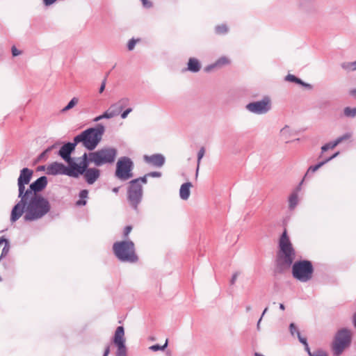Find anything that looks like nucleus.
Masks as SVG:
<instances>
[{"mask_svg":"<svg viewBox=\"0 0 356 356\" xmlns=\"http://www.w3.org/2000/svg\"><path fill=\"white\" fill-rule=\"evenodd\" d=\"M147 177H149V176L147 175V174H146L145 176L138 178V179H135L134 180H138V184H141V183L146 184L147 181Z\"/></svg>","mask_w":356,"mask_h":356,"instance_id":"obj_40","label":"nucleus"},{"mask_svg":"<svg viewBox=\"0 0 356 356\" xmlns=\"http://www.w3.org/2000/svg\"><path fill=\"white\" fill-rule=\"evenodd\" d=\"M119 188H120L119 187H115L113 188L112 191H113V192L117 193L119 191Z\"/></svg>","mask_w":356,"mask_h":356,"instance_id":"obj_59","label":"nucleus"},{"mask_svg":"<svg viewBox=\"0 0 356 356\" xmlns=\"http://www.w3.org/2000/svg\"><path fill=\"white\" fill-rule=\"evenodd\" d=\"M215 30L218 34H225L228 31V28L225 24H221L216 26Z\"/></svg>","mask_w":356,"mask_h":356,"instance_id":"obj_35","label":"nucleus"},{"mask_svg":"<svg viewBox=\"0 0 356 356\" xmlns=\"http://www.w3.org/2000/svg\"><path fill=\"white\" fill-rule=\"evenodd\" d=\"M77 143H67L63 145L58 152V155L67 163L72 162L70 154L74 150Z\"/></svg>","mask_w":356,"mask_h":356,"instance_id":"obj_15","label":"nucleus"},{"mask_svg":"<svg viewBox=\"0 0 356 356\" xmlns=\"http://www.w3.org/2000/svg\"><path fill=\"white\" fill-rule=\"evenodd\" d=\"M343 114L347 118H354L356 117V107H345L343 109Z\"/></svg>","mask_w":356,"mask_h":356,"instance_id":"obj_27","label":"nucleus"},{"mask_svg":"<svg viewBox=\"0 0 356 356\" xmlns=\"http://www.w3.org/2000/svg\"><path fill=\"white\" fill-rule=\"evenodd\" d=\"M105 86H106V81H105V80H104V81L102 82V86H101V87H100V88H99V92H100V93H102V92L104 91V88H105Z\"/></svg>","mask_w":356,"mask_h":356,"instance_id":"obj_57","label":"nucleus"},{"mask_svg":"<svg viewBox=\"0 0 356 356\" xmlns=\"http://www.w3.org/2000/svg\"><path fill=\"white\" fill-rule=\"evenodd\" d=\"M136 44V40H135L134 39L130 40L129 43H128V46H127L128 49L130 50V51L134 49Z\"/></svg>","mask_w":356,"mask_h":356,"instance_id":"obj_42","label":"nucleus"},{"mask_svg":"<svg viewBox=\"0 0 356 356\" xmlns=\"http://www.w3.org/2000/svg\"><path fill=\"white\" fill-rule=\"evenodd\" d=\"M128 98H122L116 103H114L110 106V107L105 111L108 119L113 118L118 115L122 109L125 108L129 104Z\"/></svg>","mask_w":356,"mask_h":356,"instance_id":"obj_14","label":"nucleus"},{"mask_svg":"<svg viewBox=\"0 0 356 356\" xmlns=\"http://www.w3.org/2000/svg\"><path fill=\"white\" fill-rule=\"evenodd\" d=\"M143 186L138 184V180H131L127 190V200L130 206L136 211L143 198Z\"/></svg>","mask_w":356,"mask_h":356,"instance_id":"obj_9","label":"nucleus"},{"mask_svg":"<svg viewBox=\"0 0 356 356\" xmlns=\"http://www.w3.org/2000/svg\"><path fill=\"white\" fill-rule=\"evenodd\" d=\"M279 248L277 258V266L282 270L288 268L291 266L295 259L296 252L286 230L282 233L280 238Z\"/></svg>","mask_w":356,"mask_h":356,"instance_id":"obj_2","label":"nucleus"},{"mask_svg":"<svg viewBox=\"0 0 356 356\" xmlns=\"http://www.w3.org/2000/svg\"><path fill=\"white\" fill-rule=\"evenodd\" d=\"M168 340L166 339L164 345L160 346L159 344H155V345L151 346L149 348V350L154 351V352L159 351V350H164L165 349V348L168 346Z\"/></svg>","mask_w":356,"mask_h":356,"instance_id":"obj_34","label":"nucleus"},{"mask_svg":"<svg viewBox=\"0 0 356 356\" xmlns=\"http://www.w3.org/2000/svg\"><path fill=\"white\" fill-rule=\"evenodd\" d=\"M147 175L151 177H161V172H151L147 173Z\"/></svg>","mask_w":356,"mask_h":356,"instance_id":"obj_46","label":"nucleus"},{"mask_svg":"<svg viewBox=\"0 0 356 356\" xmlns=\"http://www.w3.org/2000/svg\"><path fill=\"white\" fill-rule=\"evenodd\" d=\"M105 128L102 124L89 128L74 138L75 143H82L88 150H93L101 141Z\"/></svg>","mask_w":356,"mask_h":356,"instance_id":"obj_3","label":"nucleus"},{"mask_svg":"<svg viewBox=\"0 0 356 356\" xmlns=\"http://www.w3.org/2000/svg\"><path fill=\"white\" fill-rule=\"evenodd\" d=\"M305 350H306V351L308 353V354H309V356H313V355H315V352L312 353L310 351V349H309V348L308 344L305 345Z\"/></svg>","mask_w":356,"mask_h":356,"instance_id":"obj_53","label":"nucleus"},{"mask_svg":"<svg viewBox=\"0 0 356 356\" xmlns=\"http://www.w3.org/2000/svg\"><path fill=\"white\" fill-rule=\"evenodd\" d=\"M330 105V102L328 101H320L318 104V108L320 109H323L326 108Z\"/></svg>","mask_w":356,"mask_h":356,"instance_id":"obj_39","label":"nucleus"},{"mask_svg":"<svg viewBox=\"0 0 356 356\" xmlns=\"http://www.w3.org/2000/svg\"><path fill=\"white\" fill-rule=\"evenodd\" d=\"M217 67L216 65V63H213L211 65H209L208 66H207L205 68H204V71L205 72H211L212 70H213L214 68Z\"/></svg>","mask_w":356,"mask_h":356,"instance_id":"obj_49","label":"nucleus"},{"mask_svg":"<svg viewBox=\"0 0 356 356\" xmlns=\"http://www.w3.org/2000/svg\"><path fill=\"white\" fill-rule=\"evenodd\" d=\"M142 1V3H143V6L145 7V8H151L152 6V3L151 1H149V0H141Z\"/></svg>","mask_w":356,"mask_h":356,"instance_id":"obj_44","label":"nucleus"},{"mask_svg":"<svg viewBox=\"0 0 356 356\" xmlns=\"http://www.w3.org/2000/svg\"><path fill=\"white\" fill-rule=\"evenodd\" d=\"M351 334L346 328L339 330L335 335L332 343V351L335 356H339L350 346Z\"/></svg>","mask_w":356,"mask_h":356,"instance_id":"obj_7","label":"nucleus"},{"mask_svg":"<svg viewBox=\"0 0 356 356\" xmlns=\"http://www.w3.org/2000/svg\"><path fill=\"white\" fill-rule=\"evenodd\" d=\"M83 175H84V177L87 183L89 184H92L99 178L100 175V171L99 170L95 168H88L86 170Z\"/></svg>","mask_w":356,"mask_h":356,"instance_id":"obj_18","label":"nucleus"},{"mask_svg":"<svg viewBox=\"0 0 356 356\" xmlns=\"http://www.w3.org/2000/svg\"><path fill=\"white\" fill-rule=\"evenodd\" d=\"M215 63L217 67H221L224 65H228L229 63V60L227 57L222 56L218 59Z\"/></svg>","mask_w":356,"mask_h":356,"instance_id":"obj_33","label":"nucleus"},{"mask_svg":"<svg viewBox=\"0 0 356 356\" xmlns=\"http://www.w3.org/2000/svg\"><path fill=\"white\" fill-rule=\"evenodd\" d=\"M285 81L289 82H294L296 83L302 85V86L309 89L312 88V86L310 84L303 82L300 79L291 74H289L288 75L286 76Z\"/></svg>","mask_w":356,"mask_h":356,"instance_id":"obj_23","label":"nucleus"},{"mask_svg":"<svg viewBox=\"0 0 356 356\" xmlns=\"http://www.w3.org/2000/svg\"><path fill=\"white\" fill-rule=\"evenodd\" d=\"M204 154H205V149H204V147H202L197 153V169H196V172H195V178H197V177H198L200 161H201V159L203 158Z\"/></svg>","mask_w":356,"mask_h":356,"instance_id":"obj_29","label":"nucleus"},{"mask_svg":"<svg viewBox=\"0 0 356 356\" xmlns=\"http://www.w3.org/2000/svg\"><path fill=\"white\" fill-rule=\"evenodd\" d=\"M102 119H108V117L106 115L105 112L102 115H100L96 117L94 119V122H98V121H99V120H101Z\"/></svg>","mask_w":356,"mask_h":356,"instance_id":"obj_48","label":"nucleus"},{"mask_svg":"<svg viewBox=\"0 0 356 356\" xmlns=\"http://www.w3.org/2000/svg\"><path fill=\"white\" fill-rule=\"evenodd\" d=\"M238 275H239V273H238V272H236V273H234L233 274V275H232V279H231V280H230V284H231L232 285H233V284H235V282H236V279H237V277H238Z\"/></svg>","mask_w":356,"mask_h":356,"instance_id":"obj_47","label":"nucleus"},{"mask_svg":"<svg viewBox=\"0 0 356 356\" xmlns=\"http://www.w3.org/2000/svg\"><path fill=\"white\" fill-rule=\"evenodd\" d=\"M79 102V99L78 98L76 97H73L70 102L69 103L67 104V105L66 106H65L63 109H62V112H66L69 110H70L71 108H72Z\"/></svg>","mask_w":356,"mask_h":356,"instance_id":"obj_32","label":"nucleus"},{"mask_svg":"<svg viewBox=\"0 0 356 356\" xmlns=\"http://www.w3.org/2000/svg\"><path fill=\"white\" fill-rule=\"evenodd\" d=\"M300 189V188L298 187L289 197V207L291 210L294 209L298 204V191Z\"/></svg>","mask_w":356,"mask_h":356,"instance_id":"obj_22","label":"nucleus"},{"mask_svg":"<svg viewBox=\"0 0 356 356\" xmlns=\"http://www.w3.org/2000/svg\"><path fill=\"white\" fill-rule=\"evenodd\" d=\"M90 163H92V161L90 160V152L88 154L84 153L82 156V161L79 165L81 169V171L85 172L86 170L88 169V167Z\"/></svg>","mask_w":356,"mask_h":356,"instance_id":"obj_25","label":"nucleus"},{"mask_svg":"<svg viewBox=\"0 0 356 356\" xmlns=\"http://www.w3.org/2000/svg\"><path fill=\"white\" fill-rule=\"evenodd\" d=\"M88 191L87 190H82L79 193L80 200L76 203L77 206H84L86 204V199L88 197Z\"/></svg>","mask_w":356,"mask_h":356,"instance_id":"obj_26","label":"nucleus"},{"mask_svg":"<svg viewBox=\"0 0 356 356\" xmlns=\"http://www.w3.org/2000/svg\"><path fill=\"white\" fill-rule=\"evenodd\" d=\"M339 152H336L335 154H334L332 156L326 159L324 161H326V163H327L328 161H331L332 159H333L334 158L337 157L338 155H339Z\"/></svg>","mask_w":356,"mask_h":356,"instance_id":"obj_52","label":"nucleus"},{"mask_svg":"<svg viewBox=\"0 0 356 356\" xmlns=\"http://www.w3.org/2000/svg\"><path fill=\"white\" fill-rule=\"evenodd\" d=\"M268 309V307H266V308L264 309V312H263V313H262V314H261V316H262V317H263V316H264V315L267 312Z\"/></svg>","mask_w":356,"mask_h":356,"instance_id":"obj_62","label":"nucleus"},{"mask_svg":"<svg viewBox=\"0 0 356 356\" xmlns=\"http://www.w3.org/2000/svg\"><path fill=\"white\" fill-rule=\"evenodd\" d=\"M279 307H280V309L282 310L285 309V307H284V304H282V303H280Z\"/></svg>","mask_w":356,"mask_h":356,"instance_id":"obj_61","label":"nucleus"},{"mask_svg":"<svg viewBox=\"0 0 356 356\" xmlns=\"http://www.w3.org/2000/svg\"><path fill=\"white\" fill-rule=\"evenodd\" d=\"M289 131V127L285 126L283 129H281V134L284 135Z\"/></svg>","mask_w":356,"mask_h":356,"instance_id":"obj_55","label":"nucleus"},{"mask_svg":"<svg viewBox=\"0 0 356 356\" xmlns=\"http://www.w3.org/2000/svg\"><path fill=\"white\" fill-rule=\"evenodd\" d=\"M297 337L300 341V343H302V344H304L305 346L308 344L307 342V339L306 338H304L301 336L300 333L299 331H297Z\"/></svg>","mask_w":356,"mask_h":356,"instance_id":"obj_41","label":"nucleus"},{"mask_svg":"<svg viewBox=\"0 0 356 356\" xmlns=\"http://www.w3.org/2000/svg\"><path fill=\"white\" fill-rule=\"evenodd\" d=\"M250 309H251V307L250 306H247L246 307V311L247 312H249Z\"/></svg>","mask_w":356,"mask_h":356,"instance_id":"obj_63","label":"nucleus"},{"mask_svg":"<svg viewBox=\"0 0 356 356\" xmlns=\"http://www.w3.org/2000/svg\"><path fill=\"white\" fill-rule=\"evenodd\" d=\"M118 151L111 147H104L95 152H90V160L96 166L111 164L115 161Z\"/></svg>","mask_w":356,"mask_h":356,"instance_id":"obj_5","label":"nucleus"},{"mask_svg":"<svg viewBox=\"0 0 356 356\" xmlns=\"http://www.w3.org/2000/svg\"><path fill=\"white\" fill-rule=\"evenodd\" d=\"M337 145H338V143H337V140H336L334 141H333V142L328 143L324 145L321 147L322 152H325L327 150H328L329 149H333V148H334Z\"/></svg>","mask_w":356,"mask_h":356,"instance_id":"obj_36","label":"nucleus"},{"mask_svg":"<svg viewBox=\"0 0 356 356\" xmlns=\"http://www.w3.org/2000/svg\"><path fill=\"white\" fill-rule=\"evenodd\" d=\"M349 94L354 98H356V88L350 90Z\"/></svg>","mask_w":356,"mask_h":356,"instance_id":"obj_56","label":"nucleus"},{"mask_svg":"<svg viewBox=\"0 0 356 356\" xmlns=\"http://www.w3.org/2000/svg\"><path fill=\"white\" fill-rule=\"evenodd\" d=\"M314 267L310 261H296L292 266L293 277L301 282L309 281L313 276Z\"/></svg>","mask_w":356,"mask_h":356,"instance_id":"obj_6","label":"nucleus"},{"mask_svg":"<svg viewBox=\"0 0 356 356\" xmlns=\"http://www.w3.org/2000/svg\"><path fill=\"white\" fill-rule=\"evenodd\" d=\"M201 65L199 60L195 58H190L188 62L187 70L191 72H197L200 70Z\"/></svg>","mask_w":356,"mask_h":356,"instance_id":"obj_21","label":"nucleus"},{"mask_svg":"<svg viewBox=\"0 0 356 356\" xmlns=\"http://www.w3.org/2000/svg\"><path fill=\"white\" fill-rule=\"evenodd\" d=\"M341 67L347 71L356 70V60L354 62H344L341 65Z\"/></svg>","mask_w":356,"mask_h":356,"instance_id":"obj_28","label":"nucleus"},{"mask_svg":"<svg viewBox=\"0 0 356 356\" xmlns=\"http://www.w3.org/2000/svg\"><path fill=\"white\" fill-rule=\"evenodd\" d=\"M132 229V227L131 226H127L124 229V237H127L129 233L131 232Z\"/></svg>","mask_w":356,"mask_h":356,"instance_id":"obj_50","label":"nucleus"},{"mask_svg":"<svg viewBox=\"0 0 356 356\" xmlns=\"http://www.w3.org/2000/svg\"><path fill=\"white\" fill-rule=\"evenodd\" d=\"M33 170L27 168H24L20 171L19 178L17 179V185L19 188V196L24 195L25 193V185L28 184L32 177Z\"/></svg>","mask_w":356,"mask_h":356,"instance_id":"obj_12","label":"nucleus"},{"mask_svg":"<svg viewBox=\"0 0 356 356\" xmlns=\"http://www.w3.org/2000/svg\"><path fill=\"white\" fill-rule=\"evenodd\" d=\"M245 108L248 111L254 114H265L271 109V101L268 97H265L260 101L248 104Z\"/></svg>","mask_w":356,"mask_h":356,"instance_id":"obj_10","label":"nucleus"},{"mask_svg":"<svg viewBox=\"0 0 356 356\" xmlns=\"http://www.w3.org/2000/svg\"><path fill=\"white\" fill-rule=\"evenodd\" d=\"M19 197L20 200L11 211V222L17 221L24 213L25 221H35L42 218L50 211L49 201L42 195L26 196L24 194Z\"/></svg>","mask_w":356,"mask_h":356,"instance_id":"obj_1","label":"nucleus"},{"mask_svg":"<svg viewBox=\"0 0 356 356\" xmlns=\"http://www.w3.org/2000/svg\"><path fill=\"white\" fill-rule=\"evenodd\" d=\"M113 249L115 255L121 261L134 263L138 261L134 243L131 241L115 242Z\"/></svg>","mask_w":356,"mask_h":356,"instance_id":"obj_4","label":"nucleus"},{"mask_svg":"<svg viewBox=\"0 0 356 356\" xmlns=\"http://www.w3.org/2000/svg\"><path fill=\"white\" fill-rule=\"evenodd\" d=\"M69 167H66L65 175L72 177H78L80 175H83L84 172L81 171L78 164L74 162L68 163Z\"/></svg>","mask_w":356,"mask_h":356,"instance_id":"obj_19","label":"nucleus"},{"mask_svg":"<svg viewBox=\"0 0 356 356\" xmlns=\"http://www.w3.org/2000/svg\"><path fill=\"white\" fill-rule=\"evenodd\" d=\"M325 163H326V161H323L315 165L310 166L308 168L307 172L305 174V177H307L309 175V173H310V172H315L316 170H318L321 167H322Z\"/></svg>","mask_w":356,"mask_h":356,"instance_id":"obj_31","label":"nucleus"},{"mask_svg":"<svg viewBox=\"0 0 356 356\" xmlns=\"http://www.w3.org/2000/svg\"><path fill=\"white\" fill-rule=\"evenodd\" d=\"M350 137H351V134L346 133V134H343V136H340V137H339V138H337L336 139L337 143H338V145H339L341 142H343V141H344L346 140L349 139Z\"/></svg>","mask_w":356,"mask_h":356,"instance_id":"obj_37","label":"nucleus"},{"mask_svg":"<svg viewBox=\"0 0 356 356\" xmlns=\"http://www.w3.org/2000/svg\"><path fill=\"white\" fill-rule=\"evenodd\" d=\"M0 240H3V241L1 243V247L3 246L1 250V256H0V260L3 259V257H6L10 251V242L8 239L5 238L4 237H1Z\"/></svg>","mask_w":356,"mask_h":356,"instance_id":"obj_24","label":"nucleus"},{"mask_svg":"<svg viewBox=\"0 0 356 356\" xmlns=\"http://www.w3.org/2000/svg\"><path fill=\"white\" fill-rule=\"evenodd\" d=\"M143 159L147 163L156 168H161L165 161V156L161 154H154L150 156L145 155Z\"/></svg>","mask_w":356,"mask_h":356,"instance_id":"obj_16","label":"nucleus"},{"mask_svg":"<svg viewBox=\"0 0 356 356\" xmlns=\"http://www.w3.org/2000/svg\"><path fill=\"white\" fill-rule=\"evenodd\" d=\"M132 111V108H127L124 112H122L121 113V118L122 119H125L127 118V117L128 116V115Z\"/></svg>","mask_w":356,"mask_h":356,"instance_id":"obj_43","label":"nucleus"},{"mask_svg":"<svg viewBox=\"0 0 356 356\" xmlns=\"http://www.w3.org/2000/svg\"><path fill=\"white\" fill-rule=\"evenodd\" d=\"M66 166L58 162H54L47 168V174L51 175H65Z\"/></svg>","mask_w":356,"mask_h":356,"instance_id":"obj_17","label":"nucleus"},{"mask_svg":"<svg viewBox=\"0 0 356 356\" xmlns=\"http://www.w3.org/2000/svg\"><path fill=\"white\" fill-rule=\"evenodd\" d=\"M56 147V145L54 144V145H52L51 146L49 147L48 148H47L43 152H42L39 156H38V160H46L47 156H48V154L54 148Z\"/></svg>","mask_w":356,"mask_h":356,"instance_id":"obj_30","label":"nucleus"},{"mask_svg":"<svg viewBox=\"0 0 356 356\" xmlns=\"http://www.w3.org/2000/svg\"><path fill=\"white\" fill-rule=\"evenodd\" d=\"M289 330H290V332L291 334V335L294 336L295 334H297V331H298L296 325L293 323H291L289 325Z\"/></svg>","mask_w":356,"mask_h":356,"instance_id":"obj_38","label":"nucleus"},{"mask_svg":"<svg viewBox=\"0 0 356 356\" xmlns=\"http://www.w3.org/2000/svg\"><path fill=\"white\" fill-rule=\"evenodd\" d=\"M113 342L117 347L116 356H127L124 329L122 326H118L116 328Z\"/></svg>","mask_w":356,"mask_h":356,"instance_id":"obj_11","label":"nucleus"},{"mask_svg":"<svg viewBox=\"0 0 356 356\" xmlns=\"http://www.w3.org/2000/svg\"><path fill=\"white\" fill-rule=\"evenodd\" d=\"M47 184V179L45 176H42L37 179L29 186V188L26 190L24 194L26 196L30 195H40L38 193L42 191Z\"/></svg>","mask_w":356,"mask_h":356,"instance_id":"obj_13","label":"nucleus"},{"mask_svg":"<svg viewBox=\"0 0 356 356\" xmlns=\"http://www.w3.org/2000/svg\"><path fill=\"white\" fill-rule=\"evenodd\" d=\"M133 168L134 163L130 158L120 157L116 163L115 177L122 181H127L133 177Z\"/></svg>","mask_w":356,"mask_h":356,"instance_id":"obj_8","label":"nucleus"},{"mask_svg":"<svg viewBox=\"0 0 356 356\" xmlns=\"http://www.w3.org/2000/svg\"><path fill=\"white\" fill-rule=\"evenodd\" d=\"M110 353V346H107L106 348H105V350H104V355L103 356H108V354Z\"/></svg>","mask_w":356,"mask_h":356,"instance_id":"obj_54","label":"nucleus"},{"mask_svg":"<svg viewBox=\"0 0 356 356\" xmlns=\"http://www.w3.org/2000/svg\"><path fill=\"white\" fill-rule=\"evenodd\" d=\"M22 54V51L18 50L15 46L12 47V54L13 56H17Z\"/></svg>","mask_w":356,"mask_h":356,"instance_id":"obj_45","label":"nucleus"},{"mask_svg":"<svg viewBox=\"0 0 356 356\" xmlns=\"http://www.w3.org/2000/svg\"><path fill=\"white\" fill-rule=\"evenodd\" d=\"M261 319H262V316L260 317V318L259 319V321L257 322V330L260 329V323H261Z\"/></svg>","mask_w":356,"mask_h":356,"instance_id":"obj_58","label":"nucleus"},{"mask_svg":"<svg viewBox=\"0 0 356 356\" xmlns=\"http://www.w3.org/2000/svg\"><path fill=\"white\" fill-rule=\"evenodd\" d=\"M192 187V184L191 182H186L183 184L179 189V196L180 198L183 200H187L189 198L191 194V188Z\"/></svg>","mask_w":356,"mask_h":356,"instance_id":"obj_20","label":"nucleus"},{"mask_svg":"<svg viewBox=\"0 0 356 356\" xmlns=\"http://www.w3.org/2000/svg\"><path fill=\"white\" fill-rule=\"evenodd\" d=\"M353 323L355 327H356V313L353 316Z\"/></svg>","mask_w":356,"mask_h":356,"instance_id":"obj_60","label":"nucleus"},{"mask_svg":"<svg viewBox=\"0 0 356 356\" xmlns=\"http://www.w3.org/2000/svg\"><path fill=\"white\" fill-rule=\"evenodd\" d=\"M313 356H327V353L323 350H318L315 352V355Z\"/></svg>","mask_w":356,"mask_h":356,"instance_id":"obj_51","label":"nucleus"}]
</instances>
